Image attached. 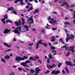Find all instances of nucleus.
I'll list each match as a JSON object with an SVG mask.
<instances>
[{
  "mask_svg": "<svg viewBox=\"0 0 75 75\" xmlns=\"http://www.w3.org/2000/svg\"><path fill=\"white\" fill-rule=\"evenodd\" d=\"M69 37V34H67V37L66 39V41L67 42H68L69 40H70V38H68Z\"/></svg>",
  "mask_w": 75,
  "mask_h": 75,
  "instance_id": "f8f14e48",
  "label": "nucleus"
},
{
  "mask_svg": "<svg viewBox=\"0 0 75 75\" xmlns=\"http://www.w3.org/2000/svg\"><path fill=\"white\" fill-rule=\"evenodd\" d=\"M29 60H33V61H35L36 60L35 59H34L32 57H30L29 58Z\"/></svg>",
  "mask_w": 75,
  "mask_h": 75,
  "instance_id": "5701e85b",
  "label": "nucleus"
},
{
  "mask_svg": "<svg viewBox=\"0 0 75 75\" xmlns=\"http://www.w3.org/2000/svg\"><path fill=\"white\" fill-rule=\"evenodd\" d=\"M55 41V38L54 36H53L51 38V42H54V41Z\"/></svg>",
  "mask_w": 75,
  "mask_h": 75,
  "instance_id": "2eb2a0df",
  "label": "nucleus"
},
{
  "mask_svg": "<svg viewBox=\"0 0 75 75\" xmlns=\"http://www.w3.org/2000/svg\"><path fill=\"white\" fill-rule=\"evenodd\" d=\"M12 13H14V14H15L16 15H17V13L16 12V11H15L14 10H13L12 11Z\"/></svg>",
  "mask_w": 75,
  "mask_h": 75,
  "instance_id": "f704fd0d",
  "label": "nucleus"
},
{
  "mask_svg": "<svg viewBox=\"0 0 75 75\" xmlns=\"http://www.w3.org/2000/svg\"><path fill=\"white\" fill-rule=\"evenodd\" d=\"M52 23H54V24H56V23L57 22V20H53V21H52Z\"/></svg>",
  "mask_w": 75,
  "mask_h": 75,
  "instance_id": "c9c22d12",
  "label": "nucleus"
},
{
  "mask_svg": "<svg viewBox=\"0 0 75 75\" xmlns=\"http://www.w3.org/2000/svg\"><path fill=\"white\" fill-rule=\"evenodd\" d=\"M67 7L68 8H69V7L68 6V3H66Z\"/></svg>",
  "mask_w": 75,
  "mask_h": 75,
  "instance_id": "6e6d98bb",
  "label": "nucleus"
},
{
  "mask_svg": "<svg viewBox=\"0 0 75 75\" xmlns=\"http://www.w3.org/2000/svg\"><path fill=\"white\" fill-rule=\"evenodd\" d=\"M32 21L29 23V25H31V24H33L34 23V19L31 21Z\"/></svg>",
  "mask_w": 75,
  "mask_h": 75,
  "instance_id": "4c0bfd02",
  "label": "nucleus"
},
{
  "mask_svg": "<svg viewBox=\"0 0 75 75\" xmlns=\"http://www.w3.org/2000/svg\"><path fill=\"white\" fill-rule=\"evenodd\" d=\"M18 70H19V71H22V70H23V72H26V70L23 69V68L18 67Z\"/></svg>",
  "mask_w": 75,
  "mask_h": 75,
  "instance_id": "f3484780",
  "label": "nucleus"
},
{
  "mask_svg": "<svg viewBox=\"0 0 75 75\" xmlns=\"http://www.w3.org/2000/svg\"><path fill=\"white\" fill-rule=\"evenodd\" d=\"M5 20H6L5 18H4L1 19V21L3 22V21H5Z\"/></svg>",
  "mask_w": 75,
  "mask_h": 75,
  "instance_id": "de8ad7c7",
  "label": "nucleus"
},
{
  "mask_svg": "<svg viewBox=\"0 0 75 75\" xmlns=\"http://www.w3.org/2000/svg\"><path fill=\"white\" fill-rule=\"evenodd\" d=\"M52 52H55V53H56L57 52L55 50H53L52 51Z\"/></svg>",
  "mask_w": 75,
  "mask_h": 75,
  "instance_id": "bf43d9fd",
  "label": "nucleus"
},
{
  "mask_svg": "<svg viewBox=\"0 0 75 75\" xmlns=\"http://www.w3.org/2000/svg\"><path fill=\"white\" fill-rule=\"evenodd\" d=\"M51 18V17L50 16H49L48 18H47V20H50V19H51L50 18Z\"/></svg>",
  "mask_w": 75,
  "mask_h": 75,
  "instance_id": "338daca9",
  "label": "nucleus"
},
{
  "mask_svg": "<svg viewBox=\"0 0 75 75\" xmlns=\"http://www.w3.org/2000/svg\"><path fill=\"white\" fill-rule=\"evenodd\" d=\"M66 4H67V3L65 2H64L62 4H61V6H65Z\"/></svg>",
  "mask_w": 75,
  "mask_h": 75,
  "instance_id": "c756f323",
  "label": "nucleus"
},
{
  "mask_svg": "<svg viewBox=\"0 0 75 75\" xmlns=\"http://www.w3.org/2000/svg\"><path fill=\"white\" fill-rule=\"evenodd\" d=\"M8 17L7 16V15H5L4 16V18H5V19H8Z\"/></svg>",
  "mask_w": 75,
  "mask_h": 75,
  "instance_id": "a18cd8bd",
  "label": "nucleus"
},
{
  "mask_svg": "<svg viewBox=\"0 0 75 75\" xmlns=\"http://www.w3.org/2000/svg\"><path fill=\"white\" fill-rule=\"evenodd\" d=\"M65 70H66V71H67V74L69 73V71H68V69L66 68L65 69Z\"/></svg>",
  "mask_w": 75,
  "mask_h": 75,
  "instance_id": "37998d69",
  "label": "nucleus"
},
{
  "mask_svg": "<svg viewBox=\"0 0 75 75\" xmlns=\"http://www.w3.org/2000/svg\"><path fill=\"white\" fill-rule=\"evenodd\" d=\"M16 59H15L16 61H18V62H20V61H23L27 59L28 57L27 56H23V58L20 57H16Z\"/></svg>",
  "mask_w": 75,
  "mask_h": 75,
  "instance_id": "f257e3e1",
  "label": "nucleus"
},
{
  "mask_svg": "<svg viewBox=\"0 0 75 75\" xmlns=\"http://www.w3.org/2000/svg\"><path fill=\"white\" fill-rule=\"evenodd\" d=\"M64 24L65 25H69V24H70V23L68 21L64 23Z\"/></svg>",
  "mask_w": 75,
  "mask_h": 75,
  "instance_id": "a878e982",
  "label": "nucleus"
},
{
  "mask_svg": "<svg viewBox=\"0 0 75 75\" xmlns=\"http://www.w3.org/2000/svg\"><path fill=\"white\" fill-rule=\"evenodd\" d=\"M8 10H9V11H12L14 10V8L13 7H11L8 8Z\"/></svg>",
  "mask_w": 75,
  "mask_h": 75,
  "instance_id": "412c9836",
  "label": "nucleus"
},
{
  "mask_svg": "<svg viewBox=\"0 0 75 75\" xmlns=\"http://www.w3.org/2000/svg\"><path fill=\"white\" fill-rule=\"evenodd\" d=\"M73 22V23H74V24H75V19L74 20Z\"/></svg>",
  "mask_w": 75,
  "mask_h": 75,
  "instance_id": "774afa93",
  "label": "nucleus"
},
{
  "mask_svg": "<svg viewBox=\"0 0 75 75\" xmlns=\"http://www.w3.org/2000/svg\"><path fill=\"white\" fill-rule=\"evenodd\" d=\"M71 7H75V5L73 4L71 5Z\"/></svg>",
  "mask_w": 75,
  "mask_h": 75,
  "instance_id": "680f3d73",
  "label": "nucleus"
},
{
  "mask_svg": "<svg viewBox=\"0 0 75 75\" xmlns=\"http://www.w3.org/2000/svg\"><path fill=\"white\" fill-rule=\"evenodd\" d=\"M59 41L62 42V44H65V42H64V40H63V39H59Z\"/></svg>",
  "mask_w": 75,
  "mask_h": 75,
  "instance_id": "6ab92c4d",
  "label": "nucleus"
},
{
  "mask_svg": "<svg viewBox=\"0 0 75 75\" xmlns=\"http://www.w3.org/2000/svg\"><path fill=\"white\" fill-rule=\"evenodd\" d=\"M48 73H50V71L49 70H47L45 72V74H48Z\"/></svg>",
  "mask_w": 75,
  "mask_h": 75,
  "instance_id": "79ce46f5",
  "label": "nucleus"
},
{
  "mask_svg": "<svg viewBox=\"0 0 75 75\" xmlns=\"http://www.w3.org/2000/svg\"><path fill=\"white\" fill-rule=\"evenodd\" d=\"M33 10V7L32 6L29 9H28V11H29L30 10Z\"/></svg>",
  "mask_w": 75,
  "mask_h": 75,
  "instance_id": "393cba45",
  "label": "nucleus"
},
{
  "mask_svg": "<svg viewBox=\"0 0 75 75\" xmlns=\"http://www.w3.org/2000/svg\"><path fill=\"white\" fill-rule=\"evenodd\" d=\"M1 62H3L4 63H6V61L4 60V59H3V58H2L1 59Z\"/></svg>",
  "mask_w": 75,
  "mask_h": 75,
  "instance_id": "2f4dec72",
  "label": "nucleus"
},
{
  "mask_svg": "<svg viewBox=\"0 0 75 75\" xmlns=\"http://www.w3.org/2000/svg\"><path fill=\"white\" fill-rule=\"evenodd\" d=\"M28 45H29V46H32V45H33V43H29L28 44Z\"/></svg>",
  "mask_w": 75,
  "mask_h": 75,
  "instance_id": "603ef678",
  "label": "nucleus"
},
{
  "mask_svg": "<svg viewBox=\"0 0 75 75\" xmlns=\"http://www.w3.org/2000/svg\"><path fill=\"white\" fill-rule=\"evenodd\" d=\"M60 72V71H59V70H57L56 71H55V74H56V75L59 74Z\"/></svg>",
  "mask_w": 75,
  "mask_h": 75,
  "instance_id": "4be33fe9",
  "label": "nucleus"
},
{
  "mask_svg": "<svg viewBox=\"0 0 75 75\" xmlns=\"http://www.w3.org/2000/svg\"><path fill=\"white\" fill-rule=\"evenodd\" d=\"M52 13H53V14H58V13H57L55 11H53L52 12Z\"/></svg>",
  "mask_w": 75,
  "mask_h": 75,
  "instance_id": "3c124183",
  "label": "nucleus"
},
{
  "mask_svg": "<svg viewBox=\"0 0 75 75\" xmlns=\"http://www.w3.org/2000/svg\"><path fill=\"white\" fill-rule=\"evenodd\" d=\"M69 38H70V39L72 40L74 39V37H75V36L73 35H70L69 36Z\"/></svg>",
  "mask_w": 75,
  "mask_h": 75,
  "instance_id": "ddd939ff",
  "label": "nucleus"
},
{
  "mask_svg": "<svg viewBox=\"0 0 75 75\" xmlns=\"http://www.w3.org/2000/svg\"><path fill=\"white\" fill-rule=\"evenodd\" d=\"M66 47L67 46H66V45H64L63 47H62V48H66Z\"/></svg>",
  "mask_w": 75,
  "mask_h": 75,
  "instance_id": "13d9d810",
  "label": "nucleus"
},
{
  "mask_svg": "<svg viewBox=\"0 0 75 75\" xmlns=\"http://www.w3.org/2000/svg\"><path fill=\"white\" fill-rule=\"evenodd\" d=\"M74 47L75 46H73L70 47L69 48V50H70L71 51H72L73 53H74V52H75V51L74 50Z\"/></svg>",
  "mask_w": 75,
  "mask_h": 75,
  "instance_id": "6e6552de",
  "label": "nucleus"
},
{
  "mask_svg": "<svg viewBox=\"0 0 75 75\" xmlns=\"http://www.w3.org/2000/svg\"><path fill=\"white\" fill-rule=\"evenodd\" d=\"M21 24L22 25H23L24 27L26 28V29H28L29 28V27L27 25H24L25 24V21L24 20V18H22V22Z\"/></svg>",
  "mask_w": 75,
  "mask_h": 75,
  "instance_id": "20e7f679",
  "label": "nucleus"
},
{
  "mask_svg": "<svg viewBox=\"0 0 75 75\" xmlns=\"http://www.w3.org/2000/svg\"><path fill=\"white\" fill-rule=\"evenodd\" d=\"M62 72L64 74H65V72L64 70H63L62 71Z\"/></svg>",
  "mask_w": 75,
  "mask_h": 75,
  "instance_id": "4d7b16f0",
  "label": "nucleus"
},
{
  "mask_svg": "<svg viewBox=\"0 0 75 75\" xmlns=\"http://www.w3.org/2000/svg\"><path fill=\"white\" fill-rule=\"evenodd\" d=\"M51 49L52 50H55V47H54L51 46Z\"/></svg>",
  "mask_w": 75,
  "mask_h": 75,
  "instance_id": "72a5a7b5",
  "label": "nucleus"
},
{
  "mask_svg": "<svg viewBox=\"0 0 75 75\" xmlns=\"http://www.w3.org/2000/svg\"><path fill=\"white\" fill-rule=\"evenodd\" d=\"M15 3H17L18 2H20V5H23L24 3L23 2V0H16L14 2Z\"/></svg>",
  "mask_w": 75,
  "mask_h": 75,
  "instance_id": "39448f33",
  "label": "nucleus"
},
{
  "mask_svg": "<svg viewBox=\"0 0 75 75\" xmlns=\"http://www.w3.org/2000/svg\"><path fill=\"white\" fill-rule=\"evenodd\" d=\"M21 26L17 27L16 28V29L13 30V32L17 34H20L21 33L20 32H21Z\"/></svg>",
  "mask_w": 75,
  "mask_h": 75,
  "instance_id": "f03ea898",
  "label": "nucleus"
},
{
  "mask_svg": "<svg viewBox=\"0 0 75 75\" xmlns=\"http://www.w3.org/2000/svg\"><path fill=\"white\" fill-rule=\"evenodd\" d=\"M39 10H38V9H36L35 10V12H34V14H35L36 13H39Z\"/></svg>",
  "mask_w": 75,
  "mask_h": 75,
  "instance_id": "a211bd4d",
  "label": "nucleus"
},
{
  "mask_svg": "<svg viewBox=\"0 0 75 75\" xmlns=\"http://www.w3.org/2000/svg\"><path fill=\"white\" fill-rule=\"evenodd\" d=\"M15 25L16 26H18V25H21V21L20 20L18 22L16 21L15 22Z\"/></svg>",
  "mask_w": 75,
  "mask_h": 75,
  "instance_id": "1a4fd4ad",
  "label": "nucleus"
},
{
  "mask_svg": "<svg viewBox=\"0 0 75 75\" xmlns=\"http://www.w3.org/2000/svg\"><path fill=\"white\" fill-rule=\"evenodd\" d=\"M39 44H42V40H41L39 41L36 44V49H38V48H39Z\"/></svg>",
  "mask_w": 75,
  "mask_h": 75,
  "instance_id": "423d86ee",
  "label": "nucleus"
},
{
  "mask_svg": "<svg viewBox=\"0 0 75 75\" xmlns=\"http://www.w3.org/2000/svg\"><path fill=\"white\" fill-rule=\"evenodd\" d=\"M9 58H10V57L8 55H7L4 57V59H9Z\"/></svg>",
  "mask_w": 75,
  "mask_h": 75,
  "instance_id": "c85d7f7f",
  "label": "nucleus"
},
{
  "mask_svg": "<svg viewBox=\"0 0 75 75\" xmlns=\"http://www.w3.org/2000/svg\"><path fill=\"white\" fill-rule=\"evenodd\" d=\"M33 19V16H31L30 17L28 18V21H32Z\"/></svg>",
  "mask_w": 75,
  "mask_h": 75,
  "instance_id": "4468645a",
  "label": "nucleus"
},
{
  "mask_svg": "<svg viewBox=\"0 0 75 75\" xmlns=\"http://www.w3.org/2000/svg\"><path fill=\"white\" fill-rule=\"evenodd\" d=\"M48 57L50 58V59H52L53 58V57H52V54H50L49 55H48Z\"/></svg>",
  "mask_w": 75,
  "mask_h": 75,
  "instance_id": "7c9ffc66",
  "label": "nucleus"
},
{
  "mask_svg": "<svg viewBox=\"0 0 75 75\" xmlns=\"http://www.w3.org/2000/svg\"><path fill=\"white\" fill-rule=\"evenodd\" d=\"M9 32L10 30H8V29H6L4 31L3 33H4V34H7V33H9Z\"/></svg>",
  "mask_w": 75,
  "mask_h": 75,
  "instance_id": "9b49d317",
  "label": "nucleus"
},
{
  "mask_svg": "<svg viewBox=\"0 0 75 75\" xmlns=\"http://www.w3.org/2000/svg\"><path fill=\"white\" fill-rule=\"evenodd\" d=\"M65 63L67 65H70L71 67H72L73 66V64H72V63L68 61H66Z\"/></svg>",
  "mask_w": 75,
  "mask_h": 75,
  "instance_id": "0eeeda50",
  "label": "nucleus"
},
{
  "mask_svg": "<svg viewBox=\"0 0 75 75\" xmlns=\"http://www.w3.org/2000/svg\"><path fill=\"white\" fill-rule=\"evenodd\" d=\"M57 28H52V30H57Z\"/></svg>",
  "mask_w": 75,
  "mask_h": 75,
  "instance_id": "49530a36",
  "label": "nucleus"
},
{
  "mask_svg": "<svg viewBox=\"0 0 75 75\" xmlns=\"http://www.w3.org/2000/svg\"><path fill=\"white\" fill-rule=\"evenodd\" d=\"M47 63H50V59L49 58H48L47 60Z\"/></svg>",
  "mask_w": 75,
  "mask_h": 75,
  "instance_id": "ea45409f",
  "label": "nucleus"
},
{
  "mask_svg": "<svg viewBox=\"0 0 75 75\" xmlns=\"http://www.w3.org/2000/svg\"><path fill=\"white\" fill-rule=\"evenodd\" d=\"M50 67H51L50 65H47V67L48 69H50Z\"/></svg>",
  "mask_w": 75,
  "mask_h": 75,
  "instance_id": "8fccbe9b",
  "label": "nucleus"
},
{
  "mask_svg": "<svg viewBox=\"0 0 75 75\" xmlns=\"http://www.w3.org/2000/svg\"><path fill=\"white\" fill-rule=\"evenodd\" d=\"M70 52H68V53L66 54V57H68L70 55Z\"/></svg>",
  "mask_w": 75,
  "mask_h": 75,
  "instance_id": "473e14b6",
  "label": "nucleus"
},
{
  "mask_svg": "<svg viewBox=\"0 0 75 75\" xmlns=\"http://www.w3.org/2000/svg\"><path fill=\"white\" fill-rule=\"evenodd\" d=\"M55 70H53L52 72V74H55Z\"/></svg>",
  "mask_w": 75,
  "mask_h": 75,
  "instance_id": "e433bc0d",
  "label": "nucleus"
},
{
  "mask_svg": "<svg viewBox=\"0 0 75 75\" xmlns=\"http://www.w3.org/2000/svg\"><path fill=\"white\" fill-rule=\"evenodd\" d=\"M30 71H31L32 74H33L34 72V70L30 69Z\"/></svg>",
  "mask_w": 75,
  "mask_h": 75,
  "instance_id": "58836bf2",
  "label": "nucleus"
},
{
  "mask_svg": "<svg viewBox=\"0 0 75 75\" xmlns=\"http://www.w3.org/2000/svg\"><path fill=\"white\" fill-rule=\"evenodd\" d=\"M55 67H57V65L55 64H53L51 66H50V68H52Z\"/></svg>",
  "mask_w": 75,
  "mask_h": 75,
  "instance_id": "aec40b11",
  "label": "nucleus"
},
{
  "mask_svg": "<svg viewBox=\"0 0 75 75\" xmlns=\"http://www.w3.org/2000/svg\"><path fill=\"white\" fill-rule=\"evenodd\" d=\"M25 69L26 70V72L27 71H29V68H26Z\"/></svg>",
  "mask_w": 75,
  "mask_h": 75,
  "instance_id": "5fc2aeb1",
  "label": "nucleus"
},
{
  "mask_svg": "<svg viewBox=\"0 0 75 75\" xmlns=\"http://www.w3.org/2000/svg\"><path fill=\"white\" fill-rule=\"evenodd\" d=\"M74 18L75 19V11H74Z\"/></svg>",
  "mask_w": 75,
  "mask_h": 75,
  "instance_id": "864d4df0",
  "label": "nucleus"
},
{
  "mask_svg": "<svg viewBox=\"0 0 75 75\" xmlns=\"http://www.w3.org/2000/svg\"><path fill=\"white\" fill-rule=\"evenodd\" d=\"M36 58L37 59H39V57L37 56H36Z\"/></svg>",
  "mask_w": 75,
  "mask_h": 75,
  "instance_id": "e2e57ef3",
  "label": "nucleus"
},
{
  "mask_svg": "<svg viewBox=\"0 0 75 75\" xmlns=\"http://www.w3.org/2000/svg\"><path fill=\"white\" fill-rule=\"evenodd\" d=\"M41 31L43 33H45V30H42Z\"/></svg>",
  "mask_w": 75,
  "mask_h": 75,
  "instance_id": "c03bdc74",
  "label": "nucleus"
},
{
  "mask_svg": "<svg viewBox=\"0 0 75 75\" xmlns=\"http://www.w3.org/2000/svg\"><path fill=\"white\" fill-rule=\"evenodd\" d=\"M30 62H31V61L29 60H27L25 62H23L22 63H21V65H22L23 67H25V68H27V67H30L29 66L27 65V64H28V63H30Z\"/></svg>",
  "mask_w": 75,
  "mask_h": 75,
  "instance_id": "7ed1b4c3",
  "label": "nucleus"
},
{
  "mask_svg": "<svg viewBox=\"0 0 75 75\" xmlns=\"http://www.w3.org/2000/svg\"><path fill=\"white\" fill-rule=\"evenodd\" d=\"M41 71L40 69L38 67H36L35 69V73L36 74H39L40 72V71Z\"/></svg>",
  "mask_w": 75,
  "mask_h": 75,
  "instance_id": "9d476101",
  "label": "nucleus"
},
{
  "mask_svg": "<svg viewBox=\"0 0 75 75\" xmlns=\"http://www.w3.org/2000/svg\"><path fill=\"white\" fill-rule=\"evenodd\" d=\"M38 61L39 62V63H40V64H41V60L40 59L38 60Z\"/></svg>",
  "mask_w": 75,
  "mask_h": 75,
  "instance_id": "09e8293b",
  "label": "nucleus"
},
{
  "mask_svg": "<svg viewBox=\"0 0 75 75\" xmlns=\"http://www.w3.org/2000/svg\"><path fill=\"white\" fill-rule=\"evenodd\" d=\"M42 44L43 45H44V47H47V43H45V42L44 43H42Z\"/></svg>",
  "mask_w": 75,
  "mask_h": 75,
  "instance_id": "b1692460",
  "label": "nucleus"
},
{
  "mask_svg": "<svg viewBox=\"0 0 75 75\" xmlns=\"http://www.w3.org/2000/svg\"><path fill=\"white\" fill-rule=\"evenodd\" d=\"M4 45H5V46H6L7 47H11V46L10 45H9L8 44L4 42L3 43Z\"/></svg>",
  "mask_w": 75,
  "mask_h": 75,
  "instance_id": "dca6fc26",
  "label": "nucleus"
},
{
  "mask_svg": "<svg viewBox=\"0 0 75 75\" xmlns=\"http://www.w3.org/2000/svg\"><path fill=\"white\" fill-rule=\"evenodd\" d=\"M54 19L53 18H51L50 19V20H51V21H52V22L54 20Z\"/></svg>",
  "mask_w": 75,
  "mask_h": 75,
  "instance_id": "052dcab7",
  "label": "nucleus"
},
{
  "mask_svg": "<svg viewBox=\"0 0 75 75\" xmlns=\"http://www.w3.org/2000/svg\"><path fill=\"white\" fill-rule=\"evenodd\" d=\"M12 49H11L7 50H6V52H9V51H12Z\"/></svg>",
  "mask_w": 75,
  "mask_h": 75,
  "instance_id": "a19ab883",
  "label": "nucleus"
},
{
  "mask_svg": "<svg viewBox=\"0 0 75 75\" xmlns=\"http://www.w3.org/2000/svg\"><path fill=\"white\" fill-rule=\"evenodd\" d=\"M10 73L11 74H9V75H15V73L13 71H11V72Z\"/></svg>",
  "mask_w": 75,
  "mask_h": 75,
  "instance_id": "cd10ccee",
  "label": "nucleus"
},
{
  "mask_svg": "<svg viewBox=\"0 0 75 75\" xmlns=\"http://www.w3.org/2000/svg\"><path fill=\"white\" fill-rule=\"evenodd\" d=\"M28 0H25V1L26 3H28Z\"/></svg>",
  "mask_w": 75,
  "mask_h": 75,
  "instance_id": "0e129e2a",
  "label": "nucleus"
},
{
  "mask_svg": "<svg viewBox=\"0 0 75 75\" xmlns=\"http://www.w3.org/2000/svg\"><path fill=\"white\" fill-rule=\"evenodd\" d=\"M68 47H66L65 50H68Z\"/></svg>",
  "mask_w": 75,
  "mask_h": 75,
  "instance_id": "69168bd1",
  "label": "nucleus"
},
{
  "mask_svg": "<svg viewBox=\"0 0 75 75\" xmlns=\"http://www.w3.org/2000/svg\"><path fill=\"white\" fill-rule=\"evenodd\" d=\"M62 63H59L58 65V68H60V67H61V66H62Z\"/></svg>",
  "mask_w": 75,
  "mask_h": 75,
  "instance_id": "bb28decb",
  "label": "nucleus"
}]
</instances>
